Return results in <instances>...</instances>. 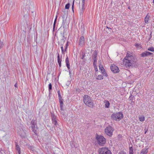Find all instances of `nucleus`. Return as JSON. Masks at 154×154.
Returning a JSON list of instances; mask_svg holds the SVG:
<instances>
[{"label": "nucleus", "mask_w": 154, "mask_h": 154, "mask_svg": "<svg viewBox=\"0 0 154 154\" xmlns=\"http://www.w3.org/2000/svg\"><path fill=\"white\" fill-rule=\"evenodd\" d=\"M55 26H54V25H53V32H54L55 31Z\"/></svg>", "instance_id": "50"}, {"label": "nucleus", "mask_w": 154, "mask_h": 154, "mask_svg": "<svg viewBox=\"0 0 154 154\" xmlns=\"http://www.w3.org/2000/svg\"><path fill=\"white\" fill-rule=\"evenodd\" d=\"M103 76L102 75H98L97 77L96 78V79L98 80H101L103 79Z\"/></svg>", "instance_id": "29"}, {"label": "nucleus", "mask_w": 154, "mask_h": 154, "mask_svg": "<svg viewBox=\"0 0 154 154\" xmlns=\"http://www.w3.org/2000/svg\"><path fill=\"white\" fill-rule=\"evenodd\" d=\"M69 46V42L68 41L65 45V48H67Z\"/></svg>", "instance_id": "40"}, {"label": "nucleus", "mask_w": 154, "mask_h": 154, "mask_svg": "<svg viewBox=\"0 0 154 154\" xmlns=\"http://www.w3.org/2000/svg\"><path fill=\"white\" fill-rule=\"evenodd\" d=\"M61 51H62V54H63L64 52V50H61Z\"/></svg>", "instance_id": "56"}, {"label": "nucleus", "mask_w": 154, "mask_h": 154, "mask_svg": "<svg viewBox=\"0 0 154 154\" xmlns=\"http://www.w3.org/2000/svg\"><path fill=\"white\" fill-rule=\"evenodd\" d=\"M96 139L97 143L100 146H103L106 143V139L102 135H99L97 134Z\"/></svg>", "instance_id": "2"}, {"label": "nucleus", "mask_w": 154, "mask_h": 154, "mask_svg": "<svg viewBox=\"0 0 154 154\" xmlns=\"http://www.w3.org/2000/svg\"><path fill=\"white\" fill-rule=\"evenodd\" d=\"M101 72L103 75L106 76V77H107L108 76V75H107L106 72L105 70L103 71V72Z\"/></svg>", "instance_id": "35"}, {"label": "nucleus", "mask_w": 154, "mask_h": 154, "mask_svg": "<svg viewBox=\"0 0 154 154\" xmlns=\"http://www.w3.org/2000/svg\"><path fill=\"white\" fill-rule=\"evenodd\" d=\"M124 62L125 63V65L126 66L130 67L133 65H136L137 64V62L135 61V59L134 60L132 59H128L124 60Z\"/></svg>", "instance_id": "4"}, {"label": "nucleus", "mask_w": 154, "mask_h": 154, "mask_svg": "<svg viewBox=\"0 0 154 154\" xmlns=\"http://www.w3.org/2000/svg\"><path fill=\"white\" fill-rule=\"evenodd\" d=\"M109 32H111V31H110V30H109Z\"/></svg>", "instance_id": "60"}, {"label": "nucleus", "mask_w": 154, "mask_h": 154, "mask_svg": "<svg viewBox=\"0 0 154 154\" xmlns=\"http://www.w3.org/2000/svg\"><path fill=\"white\" fill-rule=\"evenodd\" d=\"M128 9H130V7H128Z\"/></svg>", "instance_id": "58"}, {"label": "nucleus", "mask_w": 154, "mask_h": 154, "mask_svg": "<svg viewBox=\"0 0 154 154\" xmlns=\"http://www.w3.org/2000/svg\"><path fill=\"white\" fill-rule=\"evenodd\" d=\"M106 32H107V33H109V32H108V31H106Z\"/></svg>", "instance_id": "59"}, {"label": "nucleus", "mask_w": 154, "mask_h": 154, "mask_svg": "<svg viewBox=\"0 0 154 154\" xmlns=\"http://www.w3.org/2000/svg\"><path fill=\"white\" fill-rule=\"evenodd\" d=\"M57 16H56V17L55 19L54 22V23L53 25H54V26H55V25L56 24V23L57 21Z\"/></svg>", "instance_id": "38"}, {"label": "nucleus", "mask_w": 154, "mask_h": 154, "mask_svg": "<svg viewBox=\"0 0 154 154\" xmlns=\"http://www.w3.org/2000/svg\"><path fill=\"white\" fill-rule=\"evenodd\" d=\"M151 34H152V32H151V33H150V37L149 38V40L151 38V37H152Z\"/></svg>", "instance_id": "55"}, {"label": "nucleus", "mask_w": 154, "mask_h": 154, "mask_svg": "<svg viewBox=\"0 0 154 154\" xmlns=\"http://www.w3.org/2000/svg\"><path fill=\"white\" fill-rule=\"evenodd\" d=\"M74 1L73 0L72 3V11H73V9H74Z\"/></svg>", "instance_id": "42"}, {"label": "nucleus", "mask_w": 154, "mask_h": 154, "mask_svg": "<svg viewBox=\"0 0 154 154\" xmlns=\"http://www.w3.org/2000/svg\"><path fill=\"white\" fill-rule=\"evenodd\" d=\"M140 55L142 57H147L151 55H152V57H153V54L149 51H145L142 52Z\"/></svg>", "instance_id": "10"}, {"label": "nucleus", "mask_w": 154, "mask_h": 154, "mask_svg": "<svg viewBox=\"0 0 154 154\" xmlns=\"http://www.w3.org/2000/svg\"><path fill=\"white\" fill-rule=\"evenodd\" d=\"M149 14H148L145 18V22L146 23H148V20L150 18V16L148 15Z\"/></svg>", "instance_id": "21"}, {"label": "nucleus", "mask_w": 154, "mask_h": 154, "mask_svg": "<svg viewBox=\"0 0 154 154\" xmlns=\"http://www.w3.org/2000/svg\"><path fill=\"white\" fill-rule=\"evenodd\" d=\"M57 94L58 96L59 101L60 103V107L61 110H63V99L60 94V91L59 90L57 91Z\"/></svg>", "instance_id": "8"}, {"label": "nucleus", "mask_w": 154, "mask_h": 154, "mask_svg": "<svg viewBox=\"0 0 154 154\" xmlns=\"http://www.w3.org/2000/svg\"><path fill=\"white\" fill-rule=\"evenodd\" d=\"M85 0H82V5L85 6Z\"/></svg>", "instance_id": "43"}, {"label": "nucleus", "mask_w": 154, "mask_h": 154, "mask_svg": "<svg viewBox=\"0 0 154 154\" xmlns=\"http://www.w3.org/2000/svg\"><path fill=\"white\" fill-rule=\"evenodd\" d=\"M106 27V28H107V29H110L111 30H112V29L111 28H109V27L108 26H107Z\"/></svg>", "instance_id": "52"}, {"label": "nucleus", "mask_w": 154, "mask_h": 154, "mask_svg": "<svg viewBox=\"0 0 154 154\" xmlns=\"http://www.w3.org/2000/svg\"><path fill=\"white\" fill-rule=\"evenodd\" d=\"M69 70V74L70 75L71 74V71H70V69H69V70Z\"/></svg>", "instance_id": "54"}, {"label": "nucleus", "mask_w": 154, "mask_h": 154, "mask_svg": "<svg viewBox=\"0 0 154 154\" xmlns=\"http://www.w3.org/2000/svg\"><path fill=\"white\" fill-rule=\"evenodd\" d=\"M147 50L154 52V48L152 46L149 47L147 49Z\"/></svg>", "instance_id": "28"}, {"label": "nucleus", "mask_w": 154, "mask_h": 154, "mask_svg": "<svg viewBox=\"0 0 154 154\" xmlns=\"http://www.w3.org/2000/svg\"><path fill=\"white\" fill-rule=\"evenodd\" d=\"M114 131L113 128L112 127L109 125L105 129V132L106 134L109 137H111L112 135V132Z\"/></svg>", "instance_id": "6"}, {"label": "nucleus", "mask_w": 154, "mask_h": 154, "mask_svg": "<svg viewBox=\"0 0 154 154\" xmlns=\"http://www.w3.org/2000/svg\"><path fill=\"white\" fill-rule=\"evenodd\" d=\"M111 71L114 73H117L119 71V68L115 65H112L110 66Z\"/></svg>", "instance_id": "9"}, {"label": "nucleus", "mask_w": 154, "mask_h": 154, "mask_svg": "<svg viewBox=\"0 0 154 154\" xmlns=\"http://www.w3.org/2000/svg\"><path fill=\"white\" fill-rule=\"evenodd\" d=\"M51 118L52 121H53L54 120H57V117L54 114V112H51Z\"/></svg>", "instance_id": "17"}, {"label": "nucleus", "mask_w": 154, "mask_h": 154, "mask_svg": "<svg viewBox=\"0 0 154 154\" xmlns=\"http://www.w3.org/2000/svg\"><path fill=\"white\" fill-rule=\"evenodd\" d=\"M129 154H134V149L132 146L129 147Z\"/></svg>", "instance_id": "26"}, {"label": "nucleus", "mask_w": 154, "mask_h": 154, "mask_svg": "<svg viewBox=\"0 0 154 154\" xmlns=\"http://www.w3.org/2000/svg\"><path fill=\"white\" fill-rule=\"evenodd\" d=\"M29 149L32 150H34V149H33V147H32V146H30L29 147Z\"/></svg>", "instance_id": "45"}, {"label": "nucleus", "mask_w": 154, "mask_h": 154, "mask_svg": "<svg viewBox=\"0 0 154 154\" xmlns=\"http://www.w3.org/2000/svg\"><path fill=\"white\" fill-rule=\"evenodd\" d=\"M94 69H95V70L96 72H97L98 71V69H97V67H94Z\"/></svg>", "instance_id": "48"}, {"label": "nucleus", "mask_w": 154, "mask_h": 154, "mask_svg": "<svg viewBox=\"0 0 154 154\" xmlns=\"http://www.w3.org/2000/svg\"><path fill=\"white\" fill-rule=\"evenodd\" d=\"M139 119L141 122L143 121L144 120V117L143 116H140L139 117Z\"/></svg>", "instance_id": "34"}, {"label": "nucleus", "mask_w": 154, "mask_h": 154, "mask_svg": "<svg viewBox=\"0 0 154 154\" xmlns=\"http://www.w3.org/2000/svg\"><path fill=\"white\" fill-rule=\"evenodd\" d=\"M99 152V154H112L111 151L106 147L100 148Z\"/></svg>", "instance_id": "7"}, {"label": "nucleus", "mask_w": 154, "mask_h": 154, "mask_svg": "<svg viewBox=\"0 0 154 154\" xmlns=\"http://www.w3.org/2000/svg\"><path fill=\"white\" fill-rule=\"evenodd\" d=\"M97 61V60H93V64H96Z\"/></svg>", "instance_id": "46"}, {"label": "nucleus", "mask_w": 154, "mask_h": 154, "mask_svg": "<svg viewBox=\"0 0 154 154\" xmlns=\"http://www.w3.org/2000/svg\"><path fill=\"white\" fill-rule=\"evenodd\" d=\"M135 45L137 48H139V47H140L141 48H142V45L140 44H139V43L135 44Z\"/></svg>", "instance_id": "31"}, {"label": "nucleus", "mask_w": 154, "mask_h": 154, "mask_svg": "<svg viewBox=\"0 0 154 154\" xmlns=\"http://www.w3.org/2000/svg\"><path fill=\"white\" fill-rule=\"evenodd\" d=\"M148 152L147 149H143L140 152V154H147Z\"/></svg>", "instance_id": "19"}, {"label": "nucleus", "mask_w": 154, "mask_h": 154, "mask_svg": "<svg viewBox=\"0 0 154 154\" xmlns=\"http://www.w3.org/2000/svg\"><path fill=\"white\" fill-rule=\"evenodd\" d=\"M16 150L18 151V154H20V149L19 147V146L17 143H16Z\"/></svg>", "instance_id": "22"}, {"label": "nucleus", "mask_w": 154, "mask_h": 154, "mask_svg": "<svg viewBox=\"0 0 154 154\" xmlns=\"http://www.w3.org/2000/svg\"><path fill=\"white\" fill-rule=\"evenodd\" d=\"M32 130L35 134H37V131L38 129L36 120L33 119L31 122Z\"/></svg>", "instance_id": "5"}, {"label": "nucleus", "mask_w": 154, "mask_h": 154, "mask_svg": "<svg viewBox=\"0 0 154 154\" xmlns=\"http://www.w3.org/2000/svg\"><path fill=\"white\" fill-rule=\"evenodd\" d=\"M48 91L49 94L51 93V92L52 89V85L51 83H50L48 85Z\"/></svg>", "instance_id": "25"}, {"label": "nucleus", "mask_w": 154, "mask_h": 154, "mask_svg": "<svg viewBox=\"0 0 154 154\" xmlns=\"http://www.w3.org/2000/svg\"><path fill=\"white\" fill-rule=\"evenodd\" d=\"M14 87H15V88H17V83H16V84L14 85Z\"/></svg>", "instance_id": "53"}, {"label": "nucleus", "mask_w": 154, "mask_h": 154, "mask_svg": "<svg viewBox=\"0 0 154 154\" xmlns=\"http://www.w3.org/2000/svg\"><path fill=\"white\" fill-rule=\"evenodd\" d=\"M119 154H126V153L123 151H121L119 152Z\"/></svg>", "instance_id": "41"}, {"label": "nucleus", "mask_w": 154, "mask_h": 154, "mask_svg": "<svg viewBox=\"0 0 154 154\" xmlns=\"http://www.w3.org/2000/svg\"><path fill=\"white\" fill-rule=\"evenodd\" d=\"M123 117V115L122 112H118L116 113H113L111 116L112 119L119 121Z\"/></svg>", "instance_id": "3"}, {"label": "nucleus", "mask_w": 154, "mask_h": 154, "mask_svg": "<svg viewBox=\"0 0 154 154\" xmlns=\"http://www.w3.org/2000/svg\"><path fill=\"white\" fill-rule=\"evenodd\" d=\"M60 45L61 46V50H64L63 48V44H61Z\"/></svg>", "instance_id": "44"}, {"label": "nucleus", "mask_w": 154, "mask_h": 154, "mask_svg": "<svg viewBox=\"0 0 154 154\" xmlns=\"http://www.w3.org/2000/svg\"><path fill=\"white\" fill-rule=\"evenodd\" d=\"M85 45V38L83 36H82L79 38V45L82 47Z\"/></svg>", "instance_id": "11"}, {"label": "nucleus", "mask_w": 154, "mask_h": 154, "mask_svg": "<svg viewBox=\"0 0 154 154\" xmlns=\"http://www.w3.org/2000/svg\"><path fill=\"white\" fill-rule=\"evenodd\" d=\"M129 99L131 101V103H134L135 101L134 97L132 94H131L129 97Z\"/></svg>", "instance_id": "18"}, {"label": "nucleus", "mask_w": 154, "mask_h": 154, "mask_svg": "<svg viewBox=\"0 0 154 154\" xmlns=\"http://www.w3.org/2000/svg\"><path fill=\"white\" fill-rule=\"evenodd\" d=\"M82 55V57H81V58L82 60H85L84 59V57L85 56V53H84L83 52H82V54H80L81 55Z\"/></svg>", "instance_id": "33"}, {"label": "nucleus", "mask_w": 154, "mask_h": 154, "mask_svg": "<svg viewBox=\"0 0 154 154\" xmlns=\"http://www.w3.org/2000/svg\"><path fill=\"white\" fill-rule=\"evenodd\" d=\"M52 123L57 127L59 125L57 123V120H54L53 121H52Z\"/></svg>", "instance_id": "27"}, {"label": "nucleus", "mask_w": 154, "mask_h": 154, "mask_svg": "<svg viewBox=\"0 0 154 154\" xmlns=\"http://www.w3.org/2000/svg\"><path fill=\"white\" fill-rule=\"evenodd\" d=\"M65 63H66V66L67 67L68 70L70 69V64H69V59L68 56L66 55V57L65 60Z\"/></svg>", "instance_id": "13"}, {"label": "nucleus", "mask_w": 154, "mask_h": 154, "mask_svg": "<svg viewBox=\"0 0 154 154\" xmlns=\"http://www.w3.org/2000/svg\"><path fill=\"white\" fill-rule=\"evenodd\" d=\"M74 142H72L70 143V146H71L72 148H73V147H75V145L74 144Z\"/></svg>", "instance_id": "37"}, {"label": "nucleus", "mask_w": 154, "mask_h": 154, "mask_svg": "<svg viewBox=\"0 0 154 154\" xmlns=\"http://www.w3.org/2000/svg\"><path fill=\"white\" fill-rule=\"evenodd\" d=\"M26 6H27V8H28L29 7V8H30L29 6L30 5H31L32 2V0H26Z\"/></svg>", "instance_id": "20"}, {"label": "nucleus", "mask_w": 154, "mask_h": 154, "mask_svg": "<svg viewBox=\"0 0 154 154\" xmlns=\"http://www.w3.org/2000/svg\"><path fill=\"white\" fill-rule=\"evenodd\" d=\"M93 65L94 67H97L96 64H93Z\"/></svg>", "instance_id": "51"}, {"label": "nucleus", "mask_w": 154, "mask_h": 154, "mask_svg": "<svg viewBox=\"0 0 154 154\" xmlns=\"http://www.w3.org/2000/svg\"><path fill=\"white\" fill-rule=\"evenodd\" d=\"M99 67L100 70L101 71V72L105 70V69L103 66H99Z\"/></svg>", "instance_id": "36"}, {"label": "nucleus", "mask_w": 154, "mask_h": 154, "mask_svg": "<svg viewBox=\"0 0 154 154\" xmlns=\"http://www.w3.org/2000/svg\"><path fill=\"white\" fill-rule=\"evenodd\" d=\"M64 33H65V30L64 29L63 30V33H61V34L63 38H62V39L61 40V41L60 42H58V44L59 45L60 44H63H63L65 42V39L66 38L64 37Z\"/></svg>", "instance_id": "12"}, {"label": "nucleus", "mask_w": 154, "mask_h": 154, "mask_svg": "<svg viewBox=\"0 0 154 154\" xmlns=\"http://www.w3.org/2000/svg\"><path fill=\"white\" fill-rule=\"evenodd\" d=\"M25 133H24V134L23 135V136H21V137H22L24 138L25 137H26V135L25 134Z\"/></svg>", "instance_id": "49"}, {"label": "nucleus", "mask_w": 154, "mask_h": 154, "mask_svg": "<svg viewBox=\"0 0 154 154\" xmlns=\"http://www.w3.org/2000/svg\"><path fill=\"white\" fill-rule=\"evenodd\" d=\"M57 54H58L57 57V62H58V63L59 64L60 67L61 66V62L62 61V60H61L62 57H61V58H60L59 54L58 53V52L57 53Z\"/></svg>", "instance_id": "15"}, {"label": "nucleus", "mask_w": 154, "mask_h": 154, "mask_svg": "<svg viewBox=\"0 0 154 154\" xmlns=\"http://www.w3.org/2000/svg\"><path fill=\"white\" fill-rule=\"evenodd\" d=\"M70 5V3H68L67 4H66V5H65V8L66 9H69V8Z\"/></svg>", "instance_id": "32"}, {"label": "nucleus", "mask_w": 154, "mask_h": 154, "mask_svg": "<svg viewBox=\"0 0 154 154\" xmlns=\"http://www.w3.org/2000/svg\"><path fill=\"white\" fill-rule=\"evenodd\" d=\"M84 7V6L82 5V8L80 10V12L81 14H83L85 9V8Z\"/></svg>", "instance_id": "30"}, {"label": "nucleus", "mask_w": 154, "mask_h": 154, "mask_svg": "<svg viewBox=\"0 0 154 154\" xmlns=\"http://www.w3.org/2000/svg\"><path fill=\"white\" fill-rule=\"evenodd\" d=\"M3 45V42L0 40V49H1Z\"/></svg>", "instance_id": "39"}, {"label": "nucleus", "mask_w": 154, "mask_h": 154, "mask_svg": "<svg viewBox=\"0 0 154 154\" xmlns=\"http://www.w3.org/2000/svg\"><path fill=\"white\" fill-rule=\"evenodd\" d=\"M132 59L134 60V57H133L132 55H131V54H130L128 53V52L127 53L126 56L125 57V59Z\"/></svg>", "instance_id": "16"}, {"label": "nucleus", "mask_w": 154, "mask_h": 154, "mask_svg": "<svg viewBox=\"0 0 154 154\" xmlns=\"http://www.w3.org/2000/svg\"><path fill=\"white\" fill-rule=\"evenodd\" d=\"M98 54L97 51H95L93 53V54L92 55V59L93 60H97V56Z\"/></svg>", "instance_id": "14"}, {"label": "nucleus", "mask_w": 154, "mask_h": 154, "mask_svg": "<svg viewBox=\"0 0 154 154\" xmlns=\"http://www.w3.org/2000/svg\"><path fill=\"white\" fill-rule=\"evenodd\" d=\"M144 130H145V134H146V133L147 131H148V129H146V128H145L144 129Z\"/></svg>", "instance_id": "47"}, {"label": "nucleus", "mask_w": 154, "mask_h": 154, "mask_svg": "<svg viewBox=\"0 0 154 154\" xmlns=\"http://www.w3.org/2000/svg\"><path fill=\"white\" fill-rule=\"evenodd\" d=\"M104 103H105V107L106 108H108L110 105V103L109 101L107 100H105Z\"/></svg>", "instance_id": "23"}, {"label": "nucleus", "mask_w": 154, "mask_h": 154, "mask_svg": "<svg viewBox=\"0 0 154 154\" xmlns=\"http://www.w3.org/2000/svg\"><path fill=\"white\" fill-rule=\"evenodd\" d=\"M62 18L63 19V22H62V26L63 25V28H64V25H65V23L66 21V19L65 18V17H64V16H63L62 17Z\"/></svg>", "instance_id": "24"}, {"label": "nucleus", "mask_w": 154, "mask_h": 154, "mask_svg": "<svg viewBox=\"0 0 154 154\" xmlns=\"http://www.w3.org/2000/svg\"><path fill=\"white\" fill-rule=\"evenodd\" d=\"M67 48H65L64 50V52H65L67 50Z\"/></svg>", "instance_id": "57"}, {"label": "nucleus", "mask_w": 154, "mask_h": 154, "mask_svg": "<svg viewBox=\"0 0 154 154\" xmlns=\"http://www.w3.org/2000/svg\"><path fill=\"white\" fill-rule=\"evenodd\" d=\"M83 101L84 103L88 106L93 108L94 103L91 98L88 95H85L83 97Z\"/></svg>", "instance_id": "1"}]
</instances>
